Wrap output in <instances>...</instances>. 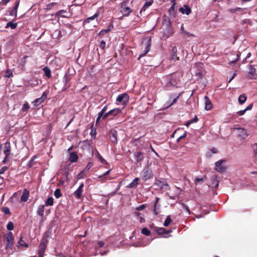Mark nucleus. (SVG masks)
Segmentation results:
<instances>
[{
	"instance_id": "1",
	"label": "nucleus",
	"mask_w": 257,
	"mask_h": 257,
	"mask_svg": "<svg viewBox=\"0 0 257 257\" xmlns=\"http://www.w3.org/2000/svg\"><path fill=\"white\" fill-rule=\"evenodd\" d=\"M49 237V233L47 231L45 233L44 235L42 237L41 242L39 245V257H44L47 244L49 242L48 237Z\"/></svg>"
},
{
	"instance_id": "2",
	"label": "nucleus",
	"mask_w": 257,
	"mask_h": 257,
	"mask_svg": "<svg viewBox=\"0 0 257 257\" xmlns=\"http://www.w3.org/2000/svg\"><path fill=\"white\" fill-rule=\"evenodd\" d=\"M5 239L7 242L6 249L12 253L13 247L14 245V237L12 232H9L5 235Z\"/></svg>"
},
{
	"instance_id": "3",
	"label": "nucleus",
	"mask_w": 257,
	"mask_h": 257,
	"mask_svg": "<svg viewBox=\"0 0 257 257\" xmlns=\"http://www.w3.org/2000/svg\"><path fill=\"white\" fill-rule=\"evenodd\" d=\"M61 174L62 176L58 183V186H62L65 182L69 181V179L68 178L69 174V168L68 167H64L62 170Z\"/></svg>"
},
{
	"instance_id": "4",
	"label": "nucleus",
	"mask_w": 257,
	"mask_h": 257,
	"mask_svg": "<svg viewBox=\"0 0 257 257\" xmlns=\"http://www.w3.org/2000/svg\"><path fill=\"white\" fill-rule=\"evenodd\" d=\"M142 179L146 181L153 177V173L151 168L149 166H146L144 168L141 172Z\"/></svg>"
},
{
	"instance_id": "5",
	"label": "nucleus",
	"mask_w": 257,
	"mask_h": 257,
	"mask_svg": "<svg viewBox=\"0 0 257 257\" xmlns=\"http://www.w3.org/2000/svg\"><path fill=\"white\" fill-rule=\"evenodd\" d=\"M164 81L165 86L168 88L171 86H177L178 84V80L177 78L173 76H167Z\"/></svg>"
},
{
	"instance_id": "6",
	"label": "nucleus",
	"mask_w": 257,
	"mask_h": 257,
	"mask_svg": "<svg viewBox=\"0 0 257 257\" xmlns=\"http://www.w3.org/2000/svg\"><path fill=\"white\" fill-rule=\"evenodd\" d=\"M142 48H144V53L140 54L139 58L144 57L146 54H147L150 50V47L151 45V39H146L142 42Z\"/></svg>"
},
{
	"instance_id": "7",
	"label": "nucleus",
	"mask_w": 257,
	"mask_h": 257,
	"mask_svg": "<svg viewBox=\"0 0 257 257\" xmlns=\"http://www.w3.org/2000/svg\"><path fill=\"white\" fill-rule=\"evenodd\" d=\"M225 160H220L215 163V170L219 173H222L226 170V167L224 165Z\"/></svg>"
},
{
	"instance_id": "8",
	"label": "nucleus",
	"mask_w": 257,
	"mask_h": 257,
	"mask_svg": "<svg viewBox=\"0 0 257 257\" xmlns=\"http://www.w3.org/2000/svg\"><path fill=\"white\" fill-rule=\"evenodd\" d=\"M108 136L110 141L114 143L117 144V132L115 130H111L109 132Z\"/></svg>"
},
{
	"instance_id": "9",
	"label": "nucleus",
	"mask_w": 257,
	"mask_h": 257,
	"mask_svg": "<svg viewBox=\"0 0 257 257\" xmlns=\"http://www.w3.org/2000/svg\"><path fill=\"white\" fill-rule=\"evenodd\" d=\"M48 92L46 91L43 92L41 97L36 99L33 102V104L35 106H39L40 104L44 102V101L47 98Z\"/></svg>"
},
{
	"instance_id": "10",
	"label": "nucleus",
	"mask_w": 257,
	"mask_h": 257,
	"mask_svg": "<svg viewBox=\"0 0 257 257\" xmlns=\"http://www.w3.org/2000/svg\"><path fill=\"white\" fill-rule=\"evenodd\" d=\"M129 100V96L126 93L119 95L116 98V101L118 102L125 103Z\"/></svg>"
},
{
	"instance_id": "11",
	"label": "nucleus",
	"mask_w": 257,
	"mask_h": 257,
	"mask_svg": "<svg viewBox=\"0 0 257 257\" xmlns=\"http://www.w3.org/2000/svg\"><path fill=\"white\" fill-rule=\"evenodd\" d=\"M255 69L252 66L249 65L247 78L248 79H256Z\"/></svg>"
},
{
	"instance_id": "12",
	"label": "nucleus",
	"mask_w": 257,
	"mask_h": 257,
	"mask_svg": "<svg viewBox=\"0 0 257 257\" xmlns=\"http://www.w3.org/2000/svg\"><path fill=\"white\" fill-rule=\"evenodd\" d=\"M84 183H82L77 189L74 192V195L76 199H79L82 197Z\"/></svg>"
},
{
	"instance_id": "13",
	"label": "nucleus",
	"mask_w": 257,
	"mask_h": 257,
	"mask_svg": "<svg viewBox=\"0 0 257 257\" xmlns=\"http://www.w3.org/2000/svg\"><path fill=\"white\" fill-rule=\"evenodd\" d=\"M155 185L157 186L160 189H162L164 186H169L167 180L165 179H158L155 181Z\"/></svg>"
},
{
	"instance_id": "14",
	"label": "nucleus",
	"mask_w": 257,
	"mask_h": 257,
	"mask_svg": "<svg viewBox=\"0 0 257 257\" xmlns=\"http://www.w3.org/2000/svg\"><path fill=\"white\" fill-rule=\"evenodd\" d=\"M11 152V145L9 142H6L4 144V153L5 156H9Z\"/></svg>"
},
{
	"instance_id": "15",
	"label": "nucleus",
	"mask_w": 257,
	"mask_h": 257,
	"mask_svg": "<svg viewBox=\"0 0 257 257\" xmlns=\"http://www.w3.org/2000/svg\"><path fill=\"white\" fill-rule=\"evenodd\" d=\"M144 153L142 152H136L134 153V158L137 163L142 162L144 159Z\"/></svg>"
},
{
	"instance_id": "16",
	"label": "nucleus",
	"mask_w": 257,
	"mask_h": 257,
	"mask_svg": "<svg viewBox=\"0 0 257 257\" xmlns=\"http://www.w3.org/2000/svg\"><path fill=\"white\" fill-rule=\"evenodd\" d=\"M20 0H17L15 3V6L13 9L11 11L10 15L11 16H15L16 18L17 17V11L20 4Z\"/></svg>"
},
{
	"instance_id": "17",
	"label": "nucleus",
	"mask_w": 257,
	"mask_h": 257,
	"mask_svg": "<svg viewBox=\"0 0 257 257\" xmlns=\"http://www.w3.org/2000/svg\"><path fill=\"white\" fill-rule=\"evenodd\" d=\"M179 11L183 14H186L189 15L191 14L192 11L189 6L185 5L183 7L179 9Z\"/></svg>"
},
{
	"instance_id": "18",
	"label": "nucleus",
	"mask_w": 257,
	"mask_h": 257,
	"mask_svg": "<svg viewBox=\"0 0 257 257\" xmlns=\"http://www.w3.org/2000/svg\"><path fill=\"white\" fill-rule=\"evenodd\" d=\"M205 107V109L207 110H211L213 107L212 103L207 96L204 97Z\"/></svg>"
},
{
	"instance_id": "19",
	"label": "nucleus",
	"mask_w": 257,
	"mask_h": 257,
	"mask_svg": "<svg viewBox=\"0 0 257 257\" xmlns=\"http://www.w3.org/2000/svg\"><path fill=\"white\" fill-rule=\"evenodd\" d=\"M156 232L160 235L163 234H168L170 233L172 231L171 230H167L166 229L163 227H159L156 228Z\"/></svg>"
},
{
	"instance_id": "20",
	"label": "nucleus",
	"mask_w": 257,
	"mask_h": 257,
	"mask_svg": "<svg viewBox=\"0 0 257 257\" xmlns=\"http://www.w3.org/2000/svg\"><path fill=\"white\" fill-rule=\"evenodd\" d=\"M29 194H30L29 191L27 189H25L23 190L22 195L21 197V201H23V202L27 201L28 199Z\"/></svg>"
},
{
	"instance_id": "21",
	"label": "nucleus",
	"mask_w": 257,
	"mask_h": 257,
	"mask_svg": "<svg viewBox=\"0 0 257 257\" xmlns=\"http://www.w3.org/2000/svg\"><path fill=\"white\" fill-rule=\"evenodd\" d=\"M139 180L140 179L139 178H136L130 184L126 186V188L130 189L137 187L139 184Z\"/></svg>"
},
{
	"instance_id": "22",
	"label": "nucleus",
	"mask_w": 257,
	"mask_h": 257,
	"mask_svg": "<svg viewBox=\"0 0 257 257\" xmlns=\"http://www.w3.org/2000/svg\"><path fill=\"white\" fill-rule=\"evenodd\" d=\"M153 3V0H149L146 2L140 11V14L142 15V13L145 12L149 7H150Z\"/></svg>"
},
{
	"instance_id": "23",
	"label": "nucleus",
	"mask_w": 257,
	"mask_h": 257,
	"mask_svg": "<svg viewBox=\"0 0 257 257\" xmlns=\"http://www.w3.org/2000/svg\"><path fill=\"white\" fill-rule=\"evenodd\" d=\"M78 156L76 153L75 152H71L70 153V157L69 158V160L71 163L76 162L78 160Z\"/></svg>"
},
{
	"instance_id": "24",
	"label": "nucleus",
	"mask_w": 257,
	"mask_h": 257,
	"mask_svg": "<svg viewBox=\"0 0 257 257\" xmlns=\"http://www.w3.org/2000/svg\"><path fill=\"white\" fill-rule=\"evenodd\" d=\"M99 15V12H96L93 16L90 17L87 19H86L84 21L83 25L85 26L87 23H89L90 21L93 20L95 18H97Z\"/></svg>"
},
{
	"instance_id": "25",
	"label": "nucleus",
	"mask_w": 257,
	"mask_h": 257,
	"mask_svg": "<svg viewBox=\"0 0 257 257\" xmlns=\"http://www.w3.org/2000/svg\"><path fill=\"white\" fill-rule=\"evenodd\" d=\"M113 28V24H110L108 26V28L107 29L101 30L99 32L98 35L99 36H103L104 34L109 33L111 31V30Z\"/></svg>"
},
{
	"instance_id": "26",
	"label": "nucleus",
	"mask_w": 257,
	"mask_h": 257,
	"mask_svg": "<svg viewBox=\"0 0 257 257\" xmlns=\"http://www.w3.org/2000/svg\"><path fill=\"white\" fill-rule=\"evenodd\" d=\"M44 209L45 205H41L39 206L37 210V214L41 216L42 220L44 217Z\"/></svg>"
},
{
	"instance_id": "27",
	"label": "nucleus",
	"mask_w": 257,
	"mask_h": 257,
	"mask_svg": "<svg viewBox=\"0 0 257 257\" xmlns=\"http://www.w3.org/2000/svg\"><path fill=\"white\" fill-rule=\"evenodd\" d=\"M121 12L123 14V16H128L132 12V10L128 7L122 6Z\"/></svg>"
},
{
	"instance_id": "28",
	"label": "nucleus",
	"mask_w": 257,
	"mask_h": 257,
	"mask_svg": "<svg viewBox=\"0 0 257 257\" xmlns=\"http://www.w3.org/2000/svg\"><path fill=\"white\" fill-rule=\"evenodd\" d=\"M177 48L174 47L172 48V54L171 56V58L172 60H174L175 61L178 60L179 59V57L177 56Z\"/></svg>"
},
{
	"instance_id": "29",
	"label": "nucleus",
	"mask_w": 257,
	"mask_h": 257,
	"mask_svg": "<svg viewBox=\"0 0 257 257\" xmlns=\"http://www.w3.org/2000/svg\"><path fill=\"white\" fill-rule=\"evenodd\" d=\"M23 236L22 235H21V236H20V239L18 241V246H20V247H25L26 248L28 247L29 246H28V243H26V242H25L23 240Z\"/></svg>"
},
{
	"instance_id": "30",
	"label": "nucleus",
	"mask_w": 257,
	"mask_h": 257,
	"mask_svg": "<svg viewBox=\"0 0 257 257\" xmlns=\"http://www.w3.org/2000/svg\"><path fill=\"white\" fill-rule=\"evenodd\" d=\"M247 99V96L245 94H242L238 97V102L240 104H243Z\"/></svg>"
},
{
	"instance_id": "31",
	"label": "nucleus",
	"mask_w": 257,
	"mask_h": 257,
	"mask_svg": "<svg viewBox=\"0 0 257 257\" xmlns=\"http://www.w3.org/2000/svg\"><path fill=\"white\" fill-rule=\"evenodd\" d=\"M110 114L113 116H116L121 112V109L119 108H115L109 111Z\"/></svg>"
},
{
	"instance_id": "32",
	"label": "nucleus",
	"mask_w": 257,
	"mask_h": 257,
	"mask_svg": "<svg viewBox=\"0 0 257 257\" xmlns=\"http://www.w3.org/2000/svg\"><path fill=\"white\" fill-rule=\"evenodd\" d=\"M211 185H214L215 188L218 187L219 185V181L217 179V176L214 175L211 178Z\"/></svg>"
},
{
	"instance_id": "33",
	"label": "nucleus",
	"mask_w": 257,
	"mask_h": 257,
	"mask_svg": "<svg viewBox=\"0 0 257 257\" xmlns=\"http://www.w3.org/2000/svg\"><path fill=\"white\" fill-rule=\"evenodd\" d=\"M134 215L135 217H137L139 219L140 223H143L145 221V218L141 216V213L139 212H134Z\"/></svg>"
},
{
	"instance_id": "34",
	"label": "nucleus",
	"mask_w": 257,
	"mask_h": 257,
	"mask_svg": "<svg viewBox=\"0 0 257 257\" xmlns=\"http://www.w3.org/2000/svg\"><path fill=\"white\" fill-rule=\"evenodd\" d=\"M43 71H44L45 72V75L48 77V78H50L51 77V71L50 70V69L47 67H45V68H43Z\"/></svg>"
},
{
	"instance_id": "35",
	"label": "nucleus",
	"mask_w": 257,
	"mask_h": 257,
	"mask_svg": "<svg viewBox=\"0 0 257 257\" xmlns=\"http://www.w3.org/2000/svg\"><path fill=\"white\" fill-rule=\"evenodd\" d=\"M17 27V23H13L12 22H9L7 24L6 28L11 27L12 29H15Z\"/></svg>"
},
{
	"instance_id": "36",
	"label": "nucleus",
	"mask_w": 257,
	"mask_h": 257,
	"mask_svg": "<svg viewBox=\"0 0 257 257\" xmlns=\"http://www.w3.org/2000/svg\"><path fill=\"white\" fill-rule=\"evenodd\" d=\"M53 198L52 197H49L45 202V205L47 206H52L53 205Z\"/></svg>"
},
{
	"instance_id": "37",
	"label": "nucleus",
	"mask_w": 257,
	"mask_h": 257,
	"mask_svg": "<svg viewBox=\"0 0 257 257\" xmlns=\"http://www.w3.org/2000/svg\"><path fill=\"white\" fill-rule=\"evenodd\" d=\"M62 194L61 193V190L59 188H57L55 190L54 192V196L56 198H59L61 196H62Z\"/></svg>"
},
{
	"instance_id": "38",
	"label": "nucleus",
	"mask_w": 257,
	"mask_h": 257,
	"mask_svg": "<svg viewBox=\"0 0 257 257\" xmlns=\"http://www.w3.org/2000/svg\"><path fill=\"white\" fill-rule=\"evenodd\" d=\"M28 57L27 56H25L23 57L20 60V65L23 67H24L25 66V64L26 63V59Z\"/></svg>"
},
{
	"instance_id": "39",
	"label": "nucleus",
	"mask_w": 257,
	"mask_h": 257,
	"mask_svg": "<svg viewBox=\"0 0 257 257\" xmlns=\"http://www.w3.org/2000/svg\"><path fill=\"white\" fill-rule=\"evenodd\" d=\"M29 108H30V106H29V103L28 102H26L23 104L21 110L23 112H27L28 111Z\"/></svg>"
},
{
	"instance_id": "40",
	"label": "nucleus",
	"mask_w": 257,
	"mask_h": 257,
	"mask_svg": "<svg viewBox=\"0 0 257 257\" xmlns=\"http://www.w3.org/2000/svg\"><path fill=\"white\" fill-rule=\"evenodd\" d=\"M171 221H172V219L171 218V217H170V216L168 215V216H167L166 220H165V221L163 223V225L165 226H168L169 225V224L171 223Z\"/></svg>"
},
{
	"instance_id": "41",
	"label": "nucleus",
	"mask_w": 257,
	"mask_h": 257,
	"mask_svg": "<svg viewBox=\"0 0 257 257\" xmlns=\"http://www.w3.org/2000/svg\"><path fill=\"white\" fill-rule=\"evenodd\" d=\"M5 76V77H7V78L12 77L13 76V72H12V71L11 70H10L9 69H8L6 71Z\"/></svg>"
},
{
	"instance_id": "42",
	"label": "nucleus",
	"mask_w": 257,
	"mask_h": 257,
	"mask_svg": "<svg viewBox=\"0 0 257 257\" xmlns=\"http://www.w3.org/2000/svg\"><path fill=\"white\" fill-rule=\"evenodd\" d=\"M141 232L142 234L146 235L147 236H149L151 234V231L146 227H144L142 229Z\"/></svg>"
},
{
	"instance_id": "43",
	"label": "nucleus",
	"mask_w": 257,
	"mask_h": 257,
	"mask_svg": "<svg viewBox=\"0 0 257 257\" xmlns=\"http://www.w3.org/2000/svg\"><path fill=\"white\" fill-rule=\"evenodd\" d=\"M98 41L99 42V47L103 50H104L105 49V42L103 40H99Z\"/></svg>"
},
{
	"instance_id": "44",
	"label": "nucleus",
	"mask_w": 257,
	"mask_h": 257,
	"mask_svg": "<svg viewBox=\"0 0 257 257\" xmlns=\"http://www.w3.org/2000/svg\"><path fill=\"white\" fill-rule=\"evenodd\" d=\"M2 211L5 213V214L9 215L11 214L10 209L8 207H4L2 208Z\"/></svg>"
},
{
	"instance_id": "45",
	"label": "nucleus",
	"mask_w": 257,
	"mask_h": 257,
	"mask_svg": "<svg viewBox=\"0 0 257 257\" xmlns=\"http://www.w3.org/2000/svg\"><path fill=\"white\" fill-rule=\"evenodd\" d=\"M66 13V11H65V10H60L58 12H57L56 14H55V16L56 17H59V16H62V17H65V16L62 15L64 13Z\"/></svg>"
},
{
	"instance_id": "46",
	"label": "nucleus",
	"mask_w": 257,
	"mask_h": 257,
	"mask_svg": "<svg viewBox=\"0 0 257 257\" xmlns=\"http://www.w3.org/2000/svg\"><path fill=\"white\" fill-rule=\"evenodd\" d=\"M14 223L11 221H10L7 225V229L9 230H12L14 229Z\"/></svg>"
},
{
	"instance_id": "47",
	"label": "nucleus",
	"mask_w": 257,
	"mask_h": 257,
	"mask_svg": "<svg viewBox=\"0 0 257 257\" xmlns=\"http://www.w3.org/2000/svg\"><path fill=\"white\" fill-rule=\"evenodd\" d=\"M85 172L83 170L80 173H79L77 176V179H81L83 178L85 176Z\"/></svg>"
},
{
	"instance_id": "48",
	"label": "nucleus",
	"mask_w": 257,
	"mask_h": 257,
	"mask_svg": "<svg viewBox=\"0 0 257 257\" xmlns=\"http://www.w3.org/2000/svg\"><path fill=\"white\" fill-rule=\"evenodd\" d=\"M93 166V163L91 162H89L88 164L87 165L85 169L83 170L85 172H87L88 170L92 167Z\"/></svg>"
},
{
	"instance_id": "49",
	"label": "nucleus",
	"mask_w": 257,
	"mask_h": 257,
	"mask_svg": "<svg viewBox=\"0 0 257 257\" xmlns=\"http://www.w3.org/2000/svg\"><path fill=\"white\" fill-rule=\"evenodd\" d=\"M98 158H99V160L100 161V162H101L102 164H105V165H106V164H108V163H107V161H106L105 160H104V159L102 158V156H101L99 153L98 154Z\"/></svg>"
},
{
	"instance_id": "50",
	"label": "nucleus",
	"mask_w": 257,
	"mask_h": 257,
	"mask_svg": "<svg viewBox=\"0 0 257 257\" xmlns=\"http://www.w3.org/2000/svg\"><path fill=\"white\" fill-rule=\"evenodd\" d=\"M241 129L242 130L243 133V134H242V137L243 138H245L249 135L248 132L247 130H244L243 128Z\"/></svg>"
},
{
	"instance_id": "51",
	"label": "nucleus",
	"mask_w": 257,
	"mask_h": 257,
	"mask_svg": "<svg viewBox=\"0 0 257 257\" xmlns=\"http://www.w3.org/2000/svg\"><path fill=\"white\" fill-rule=\"evenodd\" d=\"M56 5V3H50L47 6V8H46V10L47 11H49L50 10H51L52 9V7Z\"/></svg>"
},
{
	"instance_id": "52",
	"label": "nucleus",
	"mask_w": 257,
	"mask_h": 257,
	"mask_svg": "<svg viewBox=\"0 0 257 257\" xmlns=\"http://www.w3.org/2000/svg\"><path fill=\"white\" fill-rule=\"evenodd\" d=\"M146 207V204H142V205H140V206L136 207L135 208V210H137V211H141V210L144 209Z\"/></svg>"
},
{
	"instance_id": "53",
	"label": "nucleus",
	"mask_w": 257,
	"mask_h": 257,
	"mask_svg": "<svg viewBox=\"0 0 257 257\" xmlns=\"http://www.w3.org/2000/svg\"><path fill=\"white\" fill-rule=\"evenodd\" d=\"M187 132H185L184 133V134H183L182 135H181V136H180V137L177 139V142H179L181 140H182V139H184V138H186V136H187Z\"/></svg>"
},
{
	"instance_id": "54",
	"label": "nucleus",
	"mask_w": 257,
	"mask_h": 257,
	"mask_svg": "<svg viewBox=\"0 0 257 257\" xmlns=\"http://www.w3.org/2000/svg\"><path fill=\"white\" fill-rule=\"evenodd\" d=\"M8 167L7 166H4L0 169V175L4 174L5 172L8 170Z\"/></svg>"
},
{
	"instance_id": "55",
	"label": "nucleus",
	"mask_w": 257,
	"mask_h": 257,
	"mask_svg": "<svg viewBox=\"0 0 257 257\" xmlns=\"http://www.w3.org/2000/svg\"><path fill=\"white\" fill-rule=\"evenodd\" d=\"M159 199L158 198H157V197L156 198V201H155V203L154 206V214L155 215H157L158 214V213L156 211V208L157 204V203H158V202L159 201Z\"/></svg>"
},
{
	"instance_id": "56",
	"label": "nucleus",
	"mask_w": 257,
	"mask_h": 257,
	"mask_svg": "<svg viewBox=\"0 0 257 257\" xmlns=\"http://www.w3.org/2000/svg\"><path fill=\"white\" fill-rule=\"evenodd\" d=\"M65 84H67L70 80V76L69 75H65L64 77Z\"/></svg>"
},
{
	"instance_id": "57",
	"label": "nucleus",
	"mask_w": 257,
	"mask_h": 257,
	"mask_svg": "<svg viewBox=\"0 0 257 257\" xmlns=\"http://www.w3.org/2000/svg\"><path fill=\"white\" fill-rule=\"evenodd\" d=\"M182 205L183 208L184 209L186 210L187 212H188L189 214H190V209H189L188 206L184 203H182Z\"/></svg>"
},
{
	"instance_id": "58",
	"label": "nucleus",
	"mask_w": 257,
	"mask_h": 257,
	"mask_svg": "<svg viewBox=\"0 0 257 257\" xmlns=\"http://www.w3.org/2000/svg\"><path fill=\"white\" fill-rule=\"evenodd\" d=\"M181 95V93H180L178 96H177L173 100L172 102L171 103V104L170 105V106H172V105H173L174 104L176 103L177 101V100L178 99V98L179 97V96H180Z\"/></svg>"
},
{
	"instance_id": "59",
	"label": "nucleus",
	"mask_w": 257,
	"mask_h": 257,
	"mask_svg": "<svg viewBox=\"0 0 257 257\" xmlns=\"http://www.w3.org/2000/svg\"><path fill=\"white\" fill-rule=\"evenodd\" d=\"M184 34L187 36L188 37H195V35L193 34L190 33L187 31H184Z\"/></svg>"
},
{
	"instance_id": "60",
	"label": "nucleus",
	"mask_w": 257,
	"mask_h": 257,
	"mask_svg": "<svg viewBox=\"0 0 257 257\" xmlns=\"http://www.w3.org/2000/svg\"><path fill=\"white\" fill-rule=\"evenodd\" d=\"M240 10H241L240 8H237L235 9H232L230 10V12L232 13H235L236 12H237L238 11H240Z\"/></svg>"
},
{
	"instance_id": "61",
	"label": "nucleus",
	"mask_w": 257,
	"mask_h": 257,
	"mask_svg": "<svg viewBox=\"0 0 257 257\" xmlns=\"http://www.w3.org/2000/svg\"><path fill=\"white\" fill-rule=\"evenodd\" d=\"M245 112H246V110H245V109H244L243 110L238 111V112H237V113L239 115H242L245 113Z\"/></svg>"
},
{
	"instance_id": "62",
	"label": "nucleus",
	"mask_w": 257,
	"mask_h": 257,
	"mask_svg": "<svg viewBox=\"0 0 257 257\" xmlns=\"http://www.w3.org/2000/svg\"><path fill=\"white\" fill-rule=\"evenodd\" d=\"M203 180H204V179H203V178H196V179H195V183L196 184H198V183H199V182L200 181H202H202H203Z\"/></svg>"
},
{
	"instance_id": "63",
	"label": "nucleus",
	"mask_w": 257,
	"mask_h": 257,
	"mask_svg": "<svg viewBox=\"0 0 257 257\" xmlns=\"http://www.w3.org/2000/svg\"><path fill=\"white\" fill-rule=\"evenodd\" d=\"M111 114H110L109 111L106 113H104L103 116V119H106L107 117H108Z\"/></svg>"
},
{
	"instance_id": "64",
	"label": "nucleus",
	"mask_w": 257,
	"mask_h": 257,
	"mask_svg": "<svg viewBox=\"0 0 257 257\" xmlns=\"http://www.w3.org/2000/svg\"><path fill=\"white\" fill-rule=\"evenodd\" d=\"M98 245L99 247H102L104 245V242L103 241H99L98 242Z\"/></svg>"
}]
</instances>
